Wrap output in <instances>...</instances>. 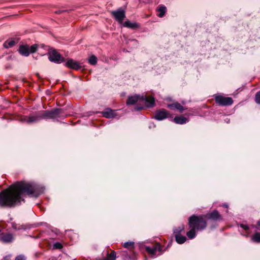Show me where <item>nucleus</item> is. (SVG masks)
<instances>
[{
    "label": "nucleus",
    "instance_id": "1",
    "mask_svg": "<svg viewBox=\"0 0 260 260\" xmlns=\"http://www.w3.org/2000/svg\"><path fill=\"white\" fill-rule=\"evenodd\" d=\"M43 192V188L34 182H17L0 192V207L13 208L24 202V193L35 198Z\"/></svg>",
    "mask_w": 260,
    "mask_h": 260
},
{
    "label": "nucleus",
    "instance_id": "2",
    "mask_svg": "<svg viewBox=\"0 0 260 260\" xmlns=\"http://www.w3.org/2000/svg\"><path fill=\"white\" fill-rule=\"evenodd\" d=\"M138 102L144 103L146 107H153L155 105V99L153 96H147L143 95H135L129 96L126 101V104L134 105Z\"/></svg>",
    "mask_w": 260,
    "mask_h": 260
},
{
    "label": "nucleus",
    "instance_id": "3",
    "mask_svg": "<svg viewBox=\"0 0 260 260\" xmlns=\"http://www.w3.org/2000/svg\"><path fill=\"white\" fill-rule=\"evenodd\" d=\"M189 228L196 229L198 231L204 230L207 226V222L202 216L191 215L188 219Z\"/></svg>",
    "mask_w": 260,
    "mask_h": 260
},
{
    "label": "nucleus",
    "instance_id": "4",
    "mask_svg": "<svg viewBox=\"0 0 260 260\" xmlns=\"http://www.w3.org/2000/svg\"><path fill=\"white\" fill-rule=\"evenodd\" d=\"M42 118L44 119H56V118H65L67 115L64 113L62 109L56 108L51 111H43L41 113Z\"/></svg>",
    "mask_w": 260,
    "mask_h": 260
},
{
    "label": "nucleus",
    "instance_id": "5",
    "mask_svg": "<svg viewBox=\"0 0 260 260\" xmlns=\"http://www.w3.org/2000/svg\"><path fill=\"white\" fill-rule=\"evenodd\" d=\"M48 58L51 62L56 63H60L64 60V58L55 50H51L48 53Z\"/></svg>",
    "mask_w": 260,
    "mask_h": 260
},
{
    "label": "nucleus",
    "instance_id": "6",
    "mask_svg": "<svg viewBox=\"0 0 260 260\" xmlns=\"http://www.w3.org/2000/svg\"><path fill=\"white\" fill-rule=\"evenodd\" d=\"M217 104L221 106H230L233 103V100L231 97H225L218 95L215 98Z\"/></svg>",
    "mask_w": 260,
    "mask_h": 260
},
{
    "label": "nucleus",
    "instance_id": "7",
    "mask_svg": "<svg viewBox=\"0 0 260 260\" xmlns=\"http://www.w3.org/2000/svg\"><path fill=\"white\" fill-rule=\"evenodd\" d=\"M15 240V235L11 233H2L0 234V242L4 244H10Z\"/></svg>",
    "mask_w": 260,
    "mask_h": 260
},
{
    "label": "nucleus",
    "instance_id": "8",
    "mask_svg": "<svg viewBox=\"0 0 260 260\" xmlns=\"http://www.w3.org/2000/svg\"><path fill=\"white\" fill-rule=\"evenodd\" d=\"M120 253L123 260H136L137 258V254L134 250H122Z\"/></svg>",
    "mask_w": 260,
    "mask_h": 260
},
{
    "label": "nucleus",
    "instance_id": "9",
    "mask_svg": "<svg viewBox=\"0 0 260 260\" xmlns=\"http://www.w3.org/2000/svg\"><path fill=\"white\" fill-rule=\"evenodd\" d=\"M111 14L115 19L120 23L122 22L125 17V11L122 8H119L117 10L112 11Z\"/></svg>",
    "mask_w": 260,
    "mask_h": 260
},
{
    "label": "nucleus",
    "instance_id": "10",
    "mask_svg": "<svg viewBox=\"0 0 260 260\" xmlns=\"http://www.w3.org/2000/svg\"><path fill=\"white\" fill-rule=\"evenodd\" d=\"M170 113L164 109H161L155 112L154 118L157 120H162L169 117Z\"/></svg>",
    "mask_w": 260,
    "mask_h": 260
},
{
    "label": "nucleus",
    "instance_id": "11",
    "mask_svg": "<svg viewBox=\"0 0 260 260\" xmlns=\"http://www.w3.org/2000/svg\"><path fill=\"white\" fill-rule=\"evenodd\" d=\"M206 216L209 219H211L214 221H219L222 219V217L219 212L214 210L212 212L208 213Z\"/></svg>",
    "mask_w": 260,
    "mask_h": 260
},
{
    "label": "nucleus",
    "instance_id": "12",
    "mask_svg": "<svg viewBox=\"0 0 260 260\" xmlns=\"http://www.w3.org/2000/svg\"><path fill=\"white\" fill-rule=\"evenodd\" d=\"M145 249L149 254L154 256L155 255V252L157 251H160L161 250V248L158 243H156L153 245L152 247L146 246Z\"/></svg>",
    "mask_w": 260,
    "mask_h": 260
},
{
    "label": "nucleus",
    "instance_id": "13",
    "mask_svg": "<svg viewBox=\"0 0 260 260\" xmlns=\"http://www.w3.org/2000/svg\"><path fill=\"white\" fill-rule=\"evenodd\" d=\"M103 116L107 118H113L116 116L115 110L110 108H106L104 111L102 112Z\"/></svg>",
    "mask_w": 260,
    "mask_h": 260
},
{
    "label": "nucleus",
    "instance_id": "14",
    "mask_svg": "<svg viewBox=\"0 0 260 260\" xmlns=\"http://www.w3.org/2000/svg\"><path fill=\"white\" fill-rule=\"evenodd\" d=\"M66 66L69 68L74 70H78L81 67L78 62L72 59H68L66 63Z\"/></svg>",
    "mask_w": 260,
    "mask_h": 260
},
{
    "label": "nucleus",
    "instance_id": "15",
    "mask_svg": "<svg viewBox=\"0 0 260 260\" xmlns=\"http://www.w3.org/2000/svg\"><path fill=\"white\" fill-rule=\"evenodd\" d=\"M42 119L41 113H38L35 115L30 116L27 119H25V121L27 123L37 122Z\"/></svg>",
    "mask_w": 260,
    "mask_h": 260
},
{
    "label": "nucleus",
    "instance_id": "16",
    "mask_svg": "<svg viewBox=\"0 0 260 260\" xmlns=\"http://www.w3.org/2000/svg\"><path fill=\"white\" fill-rule=\"evenodd\" d=\"M19 53L24 56H28L29 55V47L25 45H21L19 48Z\"/></svg>",
    "mask_w": 260,
    "mask_h": 260
},
{
    "label": "nucleus",
    "instance_id": "17",
    "mask_svg": "<svg viewBox=\"0 0 260 260\" xmlns=\"http://www.w3.org/2000/svg\"><path fill=\"white\" fill-rule=\"evenodd\" d=\"M168 107L171 110H174L176 109L178 110L180 112H183L184 110L183 107L179 103L176 102L172 104H169Z\"/></svg>",
    "mask_w": 260,
    "mask_h": 260
},
{
    "label": "nucleus",
    "instance_id": "18",
    "mask_svg": "<svg viewBox=\"0 0 260 260\" xmlns=\"http://www.w3.org/2000/svg\"><path fill=\"white\" fill-rule=\"evenodd\" d=\"M173 121L176 124H183L186 123L188 121V120L186 117L180 116H176L173 119Z\"/></svg>",
    "mask_w": 260,
    "mask_h": 260
},
{
    "label": "nucleus",
    "instance_id": "19",
    "mask_svg": "<svg viewBox=\"0 0 260 260\" xmlns=\"http://www.w3.org/2000/svg\"><path fill=\"white\" fill-rule=\"evenodd\" d=\"M18 43V40H10L5 41L3 44V46L5 48H9L14 46Z\"/></svg>",
    "mask_w": 260,
    "mask_h": 260
},
{
    "label": "nucleus",
    "instance_id": "20",
    "mask_svg": "<svg viewBox=\"0 0 260 260\" xmlns=\"http://www.w3.org/2000/svg\"><path fill=\"white\" fill-rule=\"evenodd\" d=\"M123 246L128 250H134L135 243L132 241L126 242L123 244Z\"/></svg>",
    "mask_w": 260,
    "mask_h": 260
},
{
    "label": "nucleus",
    "instance_id": "21",
    "mask_svg": "<svg viewBox=\"0 0 260 260\" xmlns=\"http://www.w3.org/2000/svg\"><path fill=\"white\" fill-rule=\"evenodd\" d=\"M175 240L178 244H183L186 241V238L181 234H176L175 235Z\"/></svg>",
    "mask_w": 260,
    "mask_h": 260
},
{
    "label": "nucleus",
    "instance_id": "22",
    "mask_svg": "<svg viewBox=\"0 0 260 260\" xmlns=\"http://www.w3.org/2000/svg\"><path fill=\"white\" fill-rule=\"evenodd\" d=\"M190 230L187 232L186 235L190 239H192L196 236V229L192 228H189Z\"/></svg>",
    "mask_w": 260,
    "mask_h": 260
},
{
    "label": "nucleus",
    "instance_id": "23",
    "mask_svg": "<svg viewBox=\"0 0 260 260\" xmlns=\"http://www.w3.org/2000/svg\"><path fill=\"white\" fill-rule=\"evenodd\" d=\"M123 26L126 27L135 29L138 27V24L136 23H132L129 21H125Z\"/></svg>",
    "mask_w": 260,
    "mask_h": 260
},
{
    "label": "nucleus",
    "instance_id": "24",
    "mask_svg": "<svg viewBox=\"0 0 260 260\" xmlns=\"http://www.w3.org/2000/svg\"><path fill=\"white\" fill-rule=\"evenodd\" d=\"M166 7L164 6H160L159 7V8L157 9V11L158 12V16L159 17H162L166 12Z\"/></svg>",
    "mask_w": 260,
    "mask_h": 260
},
{
    "label": "nucleus",
    "instance_id": "25",
    "mask_svg": "<svg viewBox=\"0 0 260 260\" xmlns=\"http://www.w3.org/2000/svg\"><path fill=\"white\" fill-rule=\"evenodd\" d=\"M184 229V225L182 224L181 225H180L178 227L175 228L173 230V232L175 235L180 234V233L182 231H183Z\"/></svg>",
    "mask_w": 260,
    "mask_h": 260
},
{
    "label": "nucleus",
    "instance_id": "26",
    "mask_svg": "<svg viewBox=\"0 0 260 260\" xmlns=\"http://www.w3.org/2000/svg\"><path fill=\"white\" fill-rule=\"evenodd\" d=\"M252 240L256 243L260 242V233L256 232L252 237Z\"/></svg>",
    "mask_w": 260,
    "mask_h": 260
},
{
    "label": "nucleus",
    "instance_id": "27",
    "mask_svg": "<svg viewBox=\"0 0 260 260\" xmlns=\"http://www.w3.org/2000/svg\"><path fill=\"white\" fill-rule=\"evenodd\" d=\"M88 62L92 65L96 64L97 63V58L94 55L91 56L88 59Z\"/></svg>",
    "mask_w": 260,
    "mask_h": 260
},
{
    "label": "nucleus",
    "instance_id": "28",
    "mask_svg": "<svg viewBox=\"0 0 260 260\" xmlns=\"http://www.w3.org/2000/svg\"><path fill=\"white\" fill-rule=\"evenodd\" d=\"M108 259L109 260H115L116 259V252L114 251H112L111 253L109 254L107 257Z\"/></svg>",
    "mask_w": 260,
    "mask_h": 260
},
{
    "label": "nucleus",
    "instance_id": "29",
    "mask_svg": "<svg viewBox=\"0 0 260 260\" xmlns=\"http://www.w3.org/2000/svg\"><path fill=\"white\" fill-rule=\"evenodd\" d=\"M62 247V245L59 242H55L53 244V248L54 249H60Z\"/></svg>",
    "mask_w": 260,
    "mask_h": 260
},
{
    "label": "nucleus",
    "instance_id": "30",
    "mask_svg": "<svg viewBox=\"0 0 260 260\" xmlns=\"http://www.w3.org/2000/svg\"><path fill=\"white\" fill-rule=\"evenodd\" d=\"M37 49H38V45H36V44H34L32 46H31L29 48V53H34L35 52L37 51Z\"/></svg>",
    "mask_w": 260,
    "mask_h": 260
},
{
    "label": "nucleus",
    "instance_id": "31",
    "mask_svg": "<svg viewBox=\"0 0 260 260\" xmlns=\"http://www.w3.org/2000/svg\"><path fill=\"white\" fill-rule=\"evenodd\" d=\"M255 102L256 103L260 104V91L257 92L255 95Z\"/></svg>",
    "mask_w": 260,
    "mask_h": 260
},
{
    "label": "nucleus",
    "instance_id": "32",
    "mask_svg": "<svg viewBox=\"0 0 260 260\" xmlns=\"http://www.w3.org/2000/svg\"><path fill=\"white\" fill-rule=\"evenodd\" d=\"M15 260H25V257L22 254L17 256Z\"/></svg>",
    "mask_w": 260,
    "mask_h": 260
},
{
    "label": "nucleus",
    "instance_id": "33",
    "mask_svg": "<svg viewBox=\"0 0 260 260\" xmlns=\"http://www.w3.org/2000/svg\"><path fill=\"white\" fill-rule=\"evenodd\" d=\"M240 226L245 230H247L249 229L248 226L247 225L244 224H241L240 225Z\"/></svg>",
    "mask_w": 260,
    "mask_h": 260
},
{
    "label": "nucleus",
    "instance_id": "34",
    "mask_svg": "<svg viewBox=\"0 0 260 260\" xmlns=\"http://www.w3.org/2000/svg\"><path fill=\"white\" fill-rule=\"evenodd\" d=\"M144 108V107L143 106H139L138 105H137L136 107H135V110L136 111H140L142 109H143Z\"/></svg>",
    "mask_w": 260,
    "mask_h": 260
},
{
    "label": "nucleus",
    "instance_id": "35",
    "mask_svg": "<svg viewBox=\"0 0 260 260\" xmlns=\"http://www.w3.org/2000/svg\"><path fill=\"white\" fill-rule=\"evenodd\" d=\"M256 228L258 230H260V220L257 221V226Z\"/></svg>",
    "mask_w": 260,
    "mask_h": 260
},
{
    "label": "nucleus",
    "instance_id": "36",
    "mask_svg": "<svg viewBox=\"0 0 260 260\" xmlns=\"http://www.w3.org/2000/svg\"><path fill=\"white\" fill-rule=\"evenodd\" d=\"M65 11H66V10H62V11L59 10V11H56L55 13H57V14H60V13L65 12Z\"/></svg>",
    "mask_w": 260,
    "mask_h": 260
},
{
    "label": "nucleus",
    "instance_id": "37",
    "mask_svg": "<svg viewBox=\"0 0 260 260\" xmlns=\"http://www.w3.org/2000/svg\"><path fill=\"white\" fill-rule=\"evenodd\" d=\"M132 42H133L135 44H138V42H137V40H132Z\"/></svg>",
    "mask_w": 260,
    "mask_h": 260
},
{
    "label": "nucleus",
    "instance_id": "38",
    "mask_svg": "<svg viewBox=\"0 0 260 260\" xmlns=\"http://www.w3.org/2000/svg\"><path fill=\"white\" fill-rule=\"evenodd\" d=\"M222 206L224 208H228V205L227 204H223L222 205Z\"/></svg>",
    "mask_w": 260,
    "mask_h": 260
},
{
    "label": "nucleus",
    "instance_id": "39",
    "mask_svg": "<svg viewBox=\"0 0 260 260\" xmlns=\"http://www.w3.org/2000/svg\"><path fill=\"white\" fill-rule=\"evenodd\" d=\"M102 260H109V259H108L107 258H105L102 259Z\"/></svg>",
    "mask_w": 260,
    "mask_h": 260
},
{
    "label": "nucleus",
    "instance_id": "40",
    "mask_svg": "<svg viewBox=\"0 0 260 260\" xmlns=\"http://www.w3.org/2000/svg\"><path fill=\"white\" fill-rule=\"evenodd\" d=\"M182 104H185V103L184 102H183H183H182Z\"/></svg>",
    "mask_w": 260,
    "mask_h": 260
},
{
    "label": "nucleus",
    "instance_id": "41",
    "mask_svg": "<svg viewBox=\"0 0 260 260\" xmlns=\"http://www.w3.org/2000/svg\"><path fill=\"white\" fill-rule=\"evenodd\" d=\"M1 233H1V230H0V234H1Z\"/></svg>",
    "mask_w": 260,
    "mask_h": 260
},
{
    "label": "nucleus",
    "instance_id": "42",
    "mask_svg": "<svg viewBox=\"0 0 260 260\" xmlns=\"http://www.w3.org/2000/svg\"><path fill=\"white\" fill-rule=\"evenodd\" d=\"M73 260H75V259H73Z\"/></svg>",
    "mask_w": 260,
    "mask_h": 260
}]
</instances>
